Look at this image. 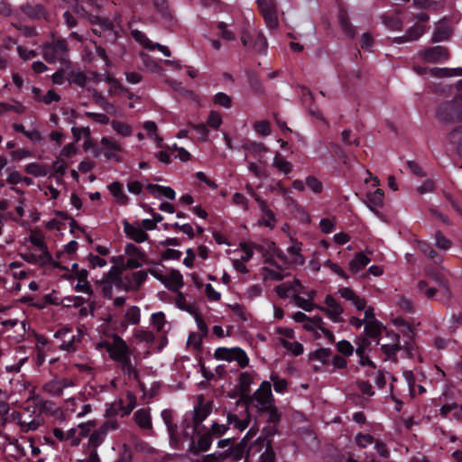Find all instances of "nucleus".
Returning <instances> with one entry per match:
<instances>
[{
  "label": "nucleus",
  "mask_w": 462,
  "mask_h": 462,
  "mask_svg": "<svg viewBox=\"0 0 462 462\" xmlns=\"http://www.w3.org/2000/svg\"><path fill=\"white\" fill-rule=\"evenodd\" d=\"M199 423L200 420L192 413H186L183 417L181 424L182 437L186 440H190L189 450L192 453L207 451L212 444V438L209 434L200 436L198 442H194L193 438L198 432Z\"/></svg>",
  "instance_id": "obj_1"
},
{
  "label": "nucleus",
  "mask_w": 462,
  "mask_h": 462,
  "mask_svg": "<svg viewBox=\"0 0 462 462\" xmlns=\"http://www.w3.org/2000/svg\"><path fill=\"white\" fill-rule=\"evenodd\" d=\"M19 255L25 262L40 267L49 265L60 267V265L53 260L48 249L30 247L27 246V245H23V248L19 253Z\"/></svg>",
  "instance_id": "obj_2"
},
{
  "label": "nucleus",
  "mask_w": 462,
  "mask_h": 462,
  "mask_svg": "<svg viewBox=\"0 0 462 462\" xmlns=\"http://www.w3.org/2000/svg\"><path fill=\"white\" fill-rule=\"evenodd\" d=\"M100 349H106L111 359L121 362L131 357V351L126 342L118 335H113L111 341H100L97 344Z\"/></svg>",
  "instance_id": "obj_3"
},
{
  "label": "nucleus",
  "mask_w": 462,
  "mask_h": 462,
  "mask_svg": "<svg viewBox=\"0 0 462 462\" xmlns=\"http://www.w3.org/2000/svg\"><path fill=\"white\" fill-rule=\"evenodd\" d=\"M439 118L444 122L462 121V93L451 102L441 105L438 110Z\"/></svg>",
  "instance_id": "obj_4"
},
{
  "label": "nucleus",
  "mask_w": 462,
  "mask_h": 462,
  "mask_svg": "<svg viewBox=\"0 0 462 462\" xmlns=\"http://www.w3.org/2000/svg\"><path fill=\"white\" fill-rule=\"evenodd\" d=\"M256 454H260L259 462H274V450L271 442L264 437H258L248 447L247 457H253Z\"/></svg>",
  "instance_id": "obj_5"
},
{
  "label": "nucleus",
  "mask_w": 462,
  "mask_h": 462,
  "mask_svg": "<svg viewBox=\"0 0 462 462\" xmlns=\"http://www.w3.org/2000/svg\"><path fill=\"white\" fill-rule=\"evenodd\" d=\"M67 43L64 40H57L42 46V53L49 63L59 61L64 63L67 59Z\"/></svg>",
  "instance_id": "obj_6"
},
{
  "label": "nucleus",
  "mask_w": 462,
  "mask_h": 462,
  "mask_svg": "<svg viewBox=\"0 0 462 462\" xmlns=\"http://www.w3.org/2000/svg\"><path fill=\"white\" fill-rule=\"evenodd\" d=\"M317 310L323 312L326 317L334 323H340L344 321V309L330 294L326 295L323 305H319Z\"/></svg>",
  "instance_id": "obj_7"
},
{
  "label": "nucleus",
  "mask_w": 462,
  "mask_h": 462,
  "mask_svg": "<svg viewBox=\"0 0 462 462\" xmlns=\"http://www.w3.org/2000/svg\"><path fill=\"white\" fill-rule=\"evenodd\" d=\"M125 255L126 257L124 265L125 269H137L148 262L146 254L140 247L132 243L125 245Z\"/></svg>",
  "instance_id": "obj_8"
},
{
  "label": "nucleus",
  "mask_w": 462,
  "mask_h": 462,
  "mask_svg": "<svg viewBox=\"0 0 462 462\" xmlns=\"http://www.w3.org/2000/svg\"><path fill=\"white\" fill-rule=\"evenodd\" d=\"M215 356L217 359L227 362L236 361L241 367H245L249 363L246 353L239 347H219L216 350Z\"/></svg>",
  "instance_id": "obj_9"
},
{
  "label": "nucleus",
  "mask_w": 462,
  "mask_h": 462,
  "mask_svg": "<svg viewBox=\"0 0 462 462\" xmlns=\"http://www.w3.org/2000/svg\"><path fill=\"white\" fill-rule=\"evenodd\" d=\"M253 401L254 402V406L261 411L272 408L273 400L269 382L263 381L261 383L260 387L254 393Z\"/></svg>",
  "instance_id": "obj_10"
},
{
  "label": "nucleus",
  "mask_w": 462,
  "mask_h": 462,
  "mask_svg": "<svg viewBox=\"0 0 462 462\" xmlns=\"http://www.w3.org/2000/svg\"><path fill=\"white\" fill-rule=\"evenodd\" d=\"M123 151L122 145L113 138L104 136L100 140L99 152L96 155L102 154L107 160L121 162L122 158L119 153Z\"/></svg>",
  "instance_id": "obj_11"
},
{
  "label": "nucleus",
  "mask_w": 462,
  "mask_h": 462,
  "mask_svg": "<svg viewBox=\"0 0 462 462\" xmlns=\"http://www.w3.org/2000/svg\"><path fill=\"white\" fill-rule=\"evenodd\" d=\"M136 405V397L135 395L127 391L123 396H121L117 401H116L111 405V410L114 414L125 416L132 412Z\"/></svg>",
  "instance_id": "obj_12"
},
{
  "label": "nucleus",
  "mask_w": 462,
  "mask_h": 462,
  "mask_svg": "<svg viewBox=\"0 0 462 462\" xmlns=\"http://www.w3.org/2000/svg\"><path fill=\"white\" fill-rule=\"evenodd\" d=\"M81 336L82 332L79 329L77 330L76 335L69 328L60 329L54 334L56 338H60L62 341L60 346V349L68 352H71L76 349V345L79 342Z\"/></svg>",
  "instance_id": "obj_13"
},
{
  "label": "nucleus",
  "mask_w": 462,
  "mask_h": 462,
  "mask_svg": "<svg viewBox=\"0 0 462 462\" xmlns=\"http://www.w3.org/2000/svg\"><path fill=\"white\" fill-rule=\"evenodd\" d=\"M75 386L76 383L71 378H54L43 385V390L52 396H60L65 389Z\"/></svg>",
  "instance_id": "obj_14"
},
{
  "label": "nucleus",
  "mask_w": 462,
  "mask_h": 462,
  "mask_svg": "<svg viewBox=\"0 0 462 462\" xmlns=\"http://www.w3.org/2000/svg\"><path fill=\"white\" fill-rule=\"evenodd\" d=\"M266 25L269 28H275L278 25L276 5L273 0H257Z\"/></svg>",
  "instance_id": "obj_15"
},
{
  "label": "nucleus",
  "mask_w": 462,
  "mask_h": 462,
  "mask_svg": "<svg viewBox=\"0 0 462 462\" xmlns=\"http://www.w3.org/2000/svg\"><path fill=\"white\" fill-rule=\"evenodd\" d=\"M422 60L430 63H441L446 61L449 55L447 49L443 46H435L425 49L420 52Z\"/></svg>",
  "instance_id": "obj_16"
},
{
  "label": "nucleus",
  "mask_w": 462,
  "mask_h": 462,
  "mask_svg": "<svg viewBox=\"0 0 462 462\" xmlns=\"http://www.w3.org/2000/svg\"><path fill=\"white\" fill-rule=\"evenodd\" d=\"M123 228L125 236L135 243H143L149 238L148 234L143 230L139 222L129 223L125 220L123 222Z\"/></svg>",
  "instance_id": "obj_17"
},
{
  "label": "nucleus",
  "mask_w": 462,
  "mask_h": 462,
  "mask_svg": "<svg viewBox=\"0 0 462 462\" xmlns=\"http://www.w3.org/2000/svg\"><path fill=\"white\" fill-rule=\"evenodd\" d=\"M324 325L325 323L322 318L319 316H315L313 318H308L303 324V328L310 332H319V330H320V332L326 336V338L328 340V342H334L335 337L333 333L327 329Z\"/></svg>",
  "instance_id": "obj_18"
},
{
  "label": "nucleus",
  "mask_w": 462,
  "mask_h": 462,
  "mask_svg": "<svg viewBox=\"0 0 462 462\" xmlns=\"http://www.w3.org/2000/svg\"><path fill=\"white\" fill-rule=\"evenodd\" d=\"M93 424L90 421L79 423L77 427L68 430L69 444L71 446L79 445L80 441L86 438L92 428Z\"/></svg>",
  "instance_id": "obj_19"
},
{
  "label": "nucleus",
  "mask_w": 462,
  "mask_h": 462,
  "mask_svg": "<svg viewBox=\"0 0 462 462\" xmlns=\"http://www.w3.org/2000/svg\"><path fill=\"white\" fill-rule=\"evenodd\" d=\"M275 291L281 298H295L296 295L303 292V287L298 279L292 282H282L276 286Z\"/></svg>",
  "instance_id": "obj_20"
},
{
  "label": "nucleus",
  "mask_w": 462,
  "mask_h": 462,
  "mask_svg": "<svg viewBox=\"0 0 462 462\" xmlns=\"http://www.w3.org/2000/svg\"><path fill=\"white\" fill-rule=\"evenodd\" d=\"M337 293L346 301H349L357 310H363L365 308L366 300L358 296L351 288L342 287L337 290Z\"/></svg>",
  "instance_id": "obj_21"
},
{
  "label": "nucleus",
  "mask_w": 462,
  "mask_h": 462,
  "mask_svg": "<svg viewBox=\"0 0 462 462\" xmlns=\"http://www.w3.org/2000/svg\"><path fill=\"white\" fill-rule=\"evenodd\" d=\"M256 202L261 209L262 215L258 221L259 225L273 228L276 225V219L273 211L268 208L265 201L259 197L255 198Z\"/></svg>",
  "instance_id": "obj_22"
},
{
  "label": "nucleus",
  "mask_w": 462,
  "mask_h": 462,
  "mask_svg": "<svg viewBox=\"0 0 462 462\" xmlns=\"http://www.w3.org/2000/svg\"><path fill=\"white\" fill-rule=\"evenodd\" d=\"M147 273L137 271L125 276L124 288L126 291H134L146 280Z\"/></svg>",
  "instance_id": "obj_23"
},
{
  "label": "nucleus",
  "mask_w": 462,
  "mask_h": 462,
  "mask_svg": "<svg viewBox=\"0 0 462 462\" xmlns=\"http://www.w3.org/2000/svg\"><path fill=\"white\" fill-rule=\"evenodd\" d=\"M163 284L172 291H179L183 286L182 274L178 270H171L165 274Z\"/></svg>",
  "instance_id": "obj_24"
},
{
  "label": "nucleus",
  "mask_w": 462,
  "mask_h": 462,
  "mask_svg": "<svg viewBox=\"0 0 462 462\" xmlns=\"http://www.w3.org/2000/svg\"><path fill=\"white\" fill-rule=\"evenodd\" d=\"M384 192L381 189H376L374 191H367L365 195V203L372 210L374 211L383 205Z\"/></svg>",
  "instance_id": "obj_25"
},
{
  "label": "nucleus",
  "mask_w": 462,
  "mask_h": 462,
  "mask_svg": "<svg viewBox=\"0 0 462 462\" xmlns=\"http://www.w3.org/2000/svg\"><path fill=\"white\" fill-rule=\"evenodd\" d=\"M161 415L169 431L171 443L172 445H177L179 442V437L177 434V427L172 423V411L170 410H163Z\"/></svg>",
  "instance_id": "obj_26"
},
{
  "label": "nucleus",
  "mask_w": 462,
  "mask_h": 462,
  "mask_svg": "<svg viewBox=\"0 0 462 462\" xmlns=\"http://www.w3.org/2000/svg\"><path fill=\"white\" fill-rule=\"evenodd\" d=\"M99 76L92 71L77 72L71 75V81L79 87H87L92 81H98Z\"/></svg>",
  "instance_id": "obj_27"
},
{
  "label": "nucleus",
  "mask_w": 462,
  "mask_h": 462,
  "mask_svg": "<svg viewBox=\"0 0 462 462\" xmlns=\"http://www.w3.org/2000/svg\"><path fill=\"white\" fill-rule=\"evenodd\" d=\"M228 426H232L238 431L245 430L249 425V414L245 411L242 418H238L236 414L228 413L226 416Z\"/></svg>",
  "instance_id": "obj_28"
},
{
  "label": "nucleus",
  "mask_w": 462,
  "mask_h": 462,
  "mask_svg": "<svg viewBox=\"0 0 462 462\" xmlns=\"http://www.w3.org/2000/svg\"><path fill=\"white\" fill-rule=\"evenodd\" d=\"M135 423L143 430H152V419L149 409L142 408L134 415Z\"/></svg>",
  "instance_id": "obj_29"
},
{
  "label": "nucleus",
  "mask_w": 462,
  "mask_h": 462,
  "mask_svg": "<svg viewBox=\"0 0 462 462\" xmlns=\"http://www.w3.org/2000/svg\"><path fill=\"white\" fill-rule=\"evenodd\" d=\"M371 259L364 253H357L354 255L353 259L349 262V270L353 273H357L362 271L369 263Z\"/></svg>",
  "instance_id": "obj_30"
},
{
  "label": "nucleus",
  "mask_w": 462,
  "mask_h": 462,
  "mask_svg": "<svg viewBox=\"0 0 462 462\" xmlns=\"http://www.w3.org/2000/svg\"><path fill=\"white\" fill-rule=\"evenodd\" d=\"M108 189L115 201L120 205H127L129 202L128 197L124 192L123 185L118 181H114L108 186Z\"/></svg>",
  "instance_id": "obj_31"
},
{
  "label": "nucleus",
  "mask_w": 462,
  "mask_h": 462,
  "mask_svg": "<svg viewBox=\"0 0 462 462\" xmlns=\"http://www.w3.org/2000/svg\"><path fill=\"white\" fill-rule=\"evenodd\" d=\"M68 166L69 162L66 160L57 156L51 165V176L56 178L57 183L60 184L63 182L62 177L66 173Z\"/></svg>",
  "instance_id": "obj_32"
},
{
  "label": "nucleus",
  "mask_w": 462,
  "mask_h": 462,
  "mask_svg": "<svg viewBox=\"0 0 462 462\" xmlns=\"http://www.w3.org/2000/svg\"><path fill=\"white\" fill-rule=\"evenodd\" d=\"M424 33V26L420 24H414L411 27L407 32L402 36L395 39L397 43H404L408 42H412L418 40Z\"/></svg>",
  "instance_id": "obj_33"
},
{
  "label": "nucleus",
  "mask_w": 462,
  "mask_h": 462,
  "mask_svg": "<svg viewBox=\"0 0 462 462\" xmlns=\"http://www.w3.org/2000/svg\"><path fill=\"white\" fill-rule=\"evenodd\" d=\"M272 165L281 173L282 174H289L293 170V164L284 159L280 152H276L273 159Z\"/></svg>",
  "instance_id": "obj_34"
},
{
  "label": "nucleus",
  "mask_w": 462,
  "mask_h": 462,
  "mask_svg": "<svg viewBox=\"0 0 462 462\" xmlns=\"http://www.w3.org/2000/svg\"><path fill=\"white\" fill-rule=\"evenodd\" d=\"M24 245H27V246L30 247L48 249L44 241V236L42 232L37 230L30 232L29 236L24 239Z\"/></svg>",
  "instance_id": "obj_35"
},
{
  "label": "nucleus",
  "mask_w": 462,
  "mask_h": 462,
  "mask_svg": "<svg viewBox=\"0 0 462 462\" xmlns=\"http://www.w3.org/2000/svg\"><path fill=\"white\" fill-rule=\"evenodd\" d=\"M430 73L437 78H453L462 76V67L457 68H433L430 69Z\"/></svg>",
  "instance_id": "obj_36"
},
{
  "label": "nucleus",
  "mask_w": 462,
  "mask_h": 462,
  "mask_svg": "<svg viewBox=\"0 0 462 462\" xmlns=\"http://www.w3.org/2000/svg\"><path fill=\"white\" fill-rule=\"evenodd\" d=\"M113 131L123 138L129 137L133 134V127L126 122L113 120L110 122Z\"/></svg>",
  "instance_id": "obj_37"
},
{
  "label": "nucleus",
  "mask_w": 462,
  "mask_h": 462,
  "mask_svg": "<svg viewBox=\"0 0 462 462\" xmlns=\"http://www.w3.org/2000/svg\"><path fill=\"white\" fill-rule=\"evenodd\" d=\"M140 309L136 306H131L125 310L123 325H136L140 322Z\"/></svg>",
  "instance_id": "obj_38"
},
{
  "label": "nucleus",
  "mask_w": 462,
  "mask_h": 462,
  "mask_svg": "<svg viewBox=\"0 0 462 462\" xmlns=\"http://www.w3.org/2000/svg\"><path fill=\"white\" fill-rule=\"evenodd\" d=\"M19 423L22 430L28 432L37 430L42 424V419L40 417L34 419H26L24 418V415H21L19 417Z\"/></svg>",
  "instance_id": "obj_39"
},
{
  "label": "nucleus",
  "mask_w": 462,
  "mask_h": 462,
  "mask_svg": "<svg viewBox=\"0 0 462 462\" xmlns=\"http://www.w3.org/2000/svg\"><path fill=\"white\" fill-rule=\"evenodd\" d=\"M19 423L22 430L28 432L37 430L42 424V419L40 417L34 419H26L24 418V415H21L19 417Z\"/></svg>",
  "instance_id": "obj_40"
},
{
  "label": "nucleus",
  "mask_w": 462,
  "mask_h": 462,
  "mask_svg": "<svg viewBox=\"0 0 462 462\" xmlns=\"http://www.w3.org/2000/svg\"><path fill=\"white\" fill-rule=\"evenodd\" d=\"M451 35V28L444 23H440L437 26L432 35V41L435 42H442Z\"/></svg>",
  "instance_id": "obj_41"
},
{
  "label": "nucleus",
  "mask_w": 462,
  "mask_h": 462,
  "mask_svg": "<svg viewBox=\"0 0 462 462\" xmlns=\"http://www.w3.org/2000/svg\"><path fill=\"white\" fill-rule=\"evenodd\" d=\"M406 382L408 383L411 395L421 394L426 392L425 388L420 384H416L413 381L412 373L406 371L403 373Z\"/></svg>",
  "instance_id": "obj_42"
},
{
  "label": "nucleus",
  "mask_w": 462,
  "mask_h": 462,
  "mask_svg": "<svg viewBox=\"0 0 462 462\" xmlns=\"http://www.w3.org/2000/svg\"><path fill=\"white\" fill-rule=\"evenodd\" d=\"M383 324L378 320L365 323V331L368 337L375 338L382 332Z\"/></svg>",
  "instance_id": "obj_43"
},
{
  "label": "nucleus",
  "mask_w": 462,
  "mask_h": 462,
  "mask_svg": "<svg viewBox=\"0 0 462 462\" xmlns=\"http://www.w3.org/2000/svg\"><path fill=\"white\" fill-rule=\"evenodd\" d=\"M282 346L290 353H291L294 356H300L303 352V346L295 340H287L286 338H283L282 340Z\"/></svg>",
  "instance_id": "obj_44"
},
{
  "label": "nucleus",
  "mask_w": 462,
  "mask_h": 462,
  "mask_svg": "<svg viewBox=\"0 0 462 462\" xmlns=\"http://www.w3.org/2000/svg\"><path fill=\"white\" fill-rule=\"evenodd\" d=\"M217 106L228 109L232 106V98L224 92H217L212 99Z\"/></svg>",
  "instance_id": "obj_45"
},
{
  "label": "nucleus",
  "mask_w": 462,
  "mask_h": 462,
  "mask_svg": "<svg viewBox=\"0 0 462 462\" xmlns=\"http://www.w3.org/2000/svg\"><path fill=\"white\" fill-rule=\"evenodd\" d=\"M434 239L435 246L439 250L448 251L452 245L451 240L447 238L440 231H436Z\"/></svg>",
  "instance_id": "obj_46"
},
{
  "label": "nucleus",
  "mask_w": 462,
  "mask_h": 462,
  "mask_svg": "<svg viewBox=\"0 0 462 462\" xmlns=\"http://www.w3.org/2000/svg\"><path fill=\"white\" fill-rule=\"evenodd\" d=\"M239 256L236 260H241L244 263L248 262L254 255V248L250 244H241L239 250H237Z\"/></svg>",
  "instance_id": "obj_47"
},
{
  "label": "nucleus",
  "mask_w": 462,
  "mask_h": 462,
  "mask_svg": "<svg viewBox=\"0 0 462 462\" xmlns=\"http://www.w3.org/2000/svg\"><path fill=\"white\" fill-rule=\"evenodd\" d=\"M305 184L315 194H320L323 191L322 182L314 176H308L305 179Z\"/></svg>",
  "instance_id": "obj_48"
},
{
  "label": "nucleus",
  "mask_w": 462,
  "mask_h": 462,
  "mask_svg": "<svg viewBox=\"0 0 462 462\" xmlns=\"http://www.w3.org/2000/svg\"><path fill=\"white\" fill-rule=\"evenodd\" d=\"M133 337L139 342H144L146 344L152 343L154 339V336L152 332L143 328L135 329Z\"/></svg>",
  "instance_id": "obj_49"
},
{
  "label": "nucleus",
  "mask_w": 462,
  "mask_h": 462,
  "mask_svg": "<svg viewBox=\"0 0 462 462\" xmlns=\"http://www.w3.org/2000/svg\"><path fill=\"white\" fill-rule=\"evenodd\" d=\"M206 124L208 126H209L213 129H218L220 127V125H222L221 115L217 111L211 110L207 118Z\"/></svg>",
  "instance_id": "obj_50"
},
{
  "label": "nucleus",
  "mask_w": 462,
  "mask_h": 462,
  "mask_svg": "<svg viewBox=\"0 0 462 462\" xmlns=\"http://www.w3.org/2000/svg\"><path fill=\"white\" fill-rule=\"evenodd\" d=\"M121 365L122 372L128 377H136V369L131 361V357H127L123 361L119 362Z\"/></svg>",
  "instance_id": "obj_51"
},
{
  "label": "nucleus",
  "mask_w": 462,
  "mask_h": 462,
  "mask_svg": "<svg viewBox=\"0 0 462 462\" xmlns=\"http://www.w3.org/2000/svg\"><path fill=\"white\" fill-rule=\"evenodd\" d=\"M25 171L28 174H32L36 177H42V176L47 175L46 169L44 167H42V165L35 163V162L27 164L25 166Z\"/></svg>",
  "instance_id": "obj_52"
},
{
  "label": "nucleus",
  "mask_w": 462,
  "mask_h": 462,
  "mask_svg": "<svg viewBox=\"0 0 462 462\" xmlns=\"http://www.w3.org/2000/svg\"><path fill=\"white\" fill-rule=\"evenodd\" d=\"M294 300L297 307L304 310L305 311H311L317 309V307L319 306L314 304L313 301H311L310 299H304L302 297H300L299 294L296 295Z\"/></svg>",
  "instance_id": "obj_53"
},
{
  "label": "nucleus",
  "mask_w": 462,
  "mask_h": 462,
  "mask_svg": "<svg viewBox=\"0 0 462 462\" xmlns=\"http://www.w3.org/2000/svg\"><path fill=\"white\" fill-rule=\"evenodd\" d=\"M132 35L134 40L142 44L144 48L149 50L154 49L153 43L142 32L134 30L132 32Z\"/></svg>",
  "instance_id": "obj_54"
},
{
  "label": "nucleus",
  "mask_w": 462,
  "mask_h": 462,
  "mask_svg": "<svg viewBox=\"0 0 462 462\" xmlns=\"http://www.w3.org/2000/svg\"><path fill=\"white\" fill-rule=\"evenodd\" d=\"M141 56L143 59V65L147 70H149L152 73H159L162 71L159 64L155 60L151 59L148 55L142 54Z\"/></svg>",
  "instance_id": "obj_55"
},
{
  "label": "nucleus",
  "mask_w": 462,
  "mask_h": 462,
  "mask_svg": "<svg viewBox=\"0 0 462 462\" xmlns=\"http://www.w3.org/2000/svg\"><path fill=\"white\" fill-rule=\"evenodd\" d=\"M254 130L263 136H267L271 134L270 123L266 120L257 121L254 124Z\"/></svg>",
  "instance_id": "obj_56"
},
{
  "label": "nucleus",
  "mask_w": 462,
  "mask_h": 462,
  "mask_svg": "<svg viewBox=\"0 0 462 462\" xmlns=\"http://www.w3.org/2000/svg\"><path fill=\"white\" fill-rule=\"evenodd\" d=\"M78 153V148L76 145L72 143L66 144L60 151V154L58 155L60 158H62L64 160H68L73 156H75Z\"/></svg>",
  "instance_id": "obj_57"
},
{
  "label": "nucleus",
  "mask_w": 462,
  "mask_h": 462,
  "mask_svg": "<svg viewBox=\"0 0 462 462\" xmlns=\"http://www.w3.org/2000/svg\"><path fill=\"white\" fill-rule=\"evenodd\" d=\"M23 12L25 14H27L29 17L32 18H40L44 15V10L42 5H26L23 7Z\"/></svg>",
  "instance_id": "obj_58"
},
{
  "label": "nucleus",
  "mask_w": 462,
  "mask_h": 462,
  "mask_svg": "<svg viewBox=\"0 0 462 462\" xmlns=\"http://www.w3.org/2000/svg\"><path fill=\"white\" fill-rule=\"evenodd\" d=\"M391 337H392L391 343H383L381 345L383 351L389 356L393 354L398 349V340H399L398 336L396 334H393L391 336Z\"/></svg>",
  "instance_id": "obj_59"
},
{
  "label": "nucleus",
  "mask_w": 462,
  "mask_h": 462,
  "mask_svg": "<svg viewBox=\"0 0 462 462\" xmlns=\"http://www.w3.org/2000/svg\"><path fill=\"white\" fill-rule=\"evenodd\" d=\"M356 442L361 448H367L368 446L375 443L373 437L369 434L359 433L356 436Z\"/></svg>",
  "instance_id": "obj_60"
},
{
  "label": "nucleus",
  "mask_w": 462,
  "mask_h": 462,
  "mask_svg": "<svg viewBox=\"0 0 462 462\" xmlns=\"http://www.w3.org/2000/svg\"><path fill=\"white\" fill-rule=\"evenodd\" d=\"M337 349L346 356H350L354 352V347L347 340H340L337 344Z\"/></svg>",
  "instance_id": "obj_61"
},
{
  "label": "nucleus",
  "mask_w": 462,
  "mask_h": 462,
  "mask_svg": "<svg viewBox=\"0 0 462 462\" xmlns=\"http://www.w3.org/2000/svg\"><path fill=\"white\" fill-rule=\"evenodd\" d=\"M152 325L158 331H162L165 326V316L164 313L160 311L152 315Z\"/></svg>",
  "instance_id": "obj_62"
},
{
  "label": "nucleus",
  "mask_w": 462,
  "mask_h": 462,
  "mask_svg": "<svg viewBox=\"0 0 462 462\" xmlns=\"http://www.w3.org/2000/svg\"><path fill=\"white\" fill-rule=\"evenodd\" d=\"M449 140L451 143L457 144V152L462 155V128L453 131L449 134Z\"/></svg>",
  "instance_id": "obj_63"
},
{
  "label": "nucleus",
  "mask_w": 462,
  "mask_h": 462,
  "mask_svg": "<svg viewBox=\"0 0 462 462\" xmlns=\"http://www.w3.org/2000/svg\"><path fill=\"white\" fill-rule=\"evenodd\" d=\"M225 458L226 455L224 453H214L207 455L196 462H223Z\"/></svg>",
  "instance_id": "obj_64"
}]
</instances>
